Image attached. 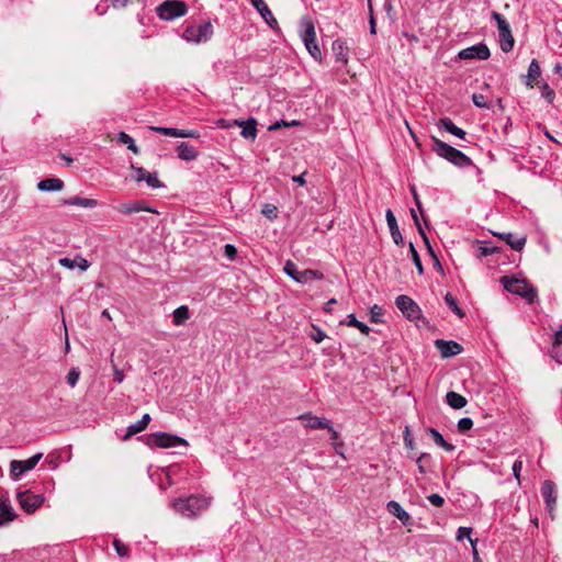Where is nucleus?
Here are the masks:
<instances>
[{
  "label": "nucleus",
  "mask_w": 562,
  "mask_h": 562,
  "mask_svg": "<svg viewBox=\"0 0 562 562\" xmlns=\"http://www.w3.org/2000/svg\"><path fill=\"white\" fill-rule=\"evenodd\" d=\"M431 150L439 157L448 160L459 168H467L472 166V160L461 150L450 146L449 144L440 140L439 138L431 137Z\"/></svg>",
  "instance_id": "1"
},
{
  "label": "nucleus",
  "mask_w": 562,
  "mask_h": 562,
  "mask_svg": "<svg viewBox=\"0 0 562 562\" xmlns=\"http://www.w3.org/2000/svg\"><path fill=\"white\" fill-rule=\"evenodd\" d=\"M501 283L506 291L521 296L528 303H533L537 297L536 290L524 279L505 276L501 278Z\"/></svg>",
  "instance_id": "2"
},
{
  "label": "nucleus",
  "mask_w": 562,
  "mask_h": 562,
  "mask_svg": "<svg viewBox=\"0 0 562 562\" xmlns=\"http://www.w3.org/2000/svg\"><path fill=\"white\" fill-rule=\"evenodd\" d=\"M203 497L191 495L187 498H179L172 503L173 509L186 518H192L206 507Z\"/></svg>",
  "instance_id": "3"
},
{
  "label": "nucleus",
  "mask_w": 562,
  "mask_h": 562,
  "mask_svg": "<svg viewBox=\"0 0 562 562\" xmlns=\"http://www.w3.org/2000/svg\"><path fill=\"white\" fill-rule=\"evenodd\" d=\"M283 271L286 276L301 284H306L313 280H322L324 278V274L319 270L306 269L300 271L297 266L291 260L285 262Z\"/></svg>",
  "instance_id": "4"
},
{
  "label": "nucleus",
  "mask_w": 562,
  "mask_h": 562,
  "mask_svg": "<svg viewBox=\"0 0 562 562\" xmlns=\"http://www.w3.org/2000/svg\"><path fill=\"white\" fill-rule=\"evenodd\" d=\"M492 19L496 22L498 29V37L501 48L503 52L508 53L513 49L515 41L512 34L510 25L507 20L498 12H492Z\"/></svg>",
  "instance_id": "5"
},
{
  "label": "nucleus",
  "mask_w": 562,
  "mask_h": 562,
  "mask_svg": "<svg viewBox=\"0 0 562 562\" xmlns=\"http://www.w3.org/2000/svg\"><path fill=\"white\" fill-rule=\"evenodd\" d=\"M147 446L150 448H171L178 446H188V441L182 437L171 435L168 432H153L147 436Z\"/></svg>",
  "instance_id": "6"
},
{
  "label": "nucleus",
  "mask_w": 562,
  "mask_h": 562,
  "mask_svg": "<svg viewBox=\"0 0 562 562\" xmlns=\"http://www.w3.org/2000/svg\"><path fill=\"white\" fill-rule=\"evenodd\" d=\"M156 11L161 20L171 21L183 16L188 11V7L183 1L167 0L162 2Z\"/></svg>",
  "instance_id": "7"
},
{
  "label": "nucleus",
  "mask_w": 562,
  "mask_h": 562,
  "mask_svg": "<svg viewBox=\"0 0 562 562\" xmlns=\"http://www.w3.org/2000/svg\"><path fill=\"white\" fill-rule=\"evenodd\" d=\"M213 34V26L211 22H203L199 25H189L183 32V37L188 42L201 43L206 42Z\"/></svg>",
  "instance_id": "8"
},
{
  "label": "nucleus",
  "mask_w": 562,
  "mask_h": 562,
  "mask_svg": "<svg viewBox=\"0 0 562 562\" xmlns=\"http://www.w3.org/2000/svg\"><path fill=\"white\" fill-rule=\"evenodd\" d=\"M302 26L303 31L301 33V37L306 49L315 59H321L322 54L316 44V33L313 22L311 20H304L302 22Z\"/></svg>",
  "instance_id": "9"
},
{
  "label": "nucleus",
  "mask_w": 562,
  "mask_h": 562,
  "mask_svg": "<svg viewBox=\"0 0 562 562\" xmlns=\"http://www.w3.org/2000/svg\"><path fill=\"white\" fill-rule=\"evenodd\" d=\"M42 458L43 453L38 452L27 460H12L10 462V474L12 479L19 480L24 473L33 470Z\"/></svg>",
  "instance_id": "10"
},
{
  "label": "nucleus",
  "mask_w": 562,
  "mask_h": 562,
  "mask_svg": "<svg viewBox=\"0 0 562 562\" xmlns=\"http://www.w3.org/2000/svg\"><path fill=\"white\" fill-rule=\"evenodd\" d=\"M16 499L21 508L27 514L34 513L44 502L43 495L34 494L30 491L19 492Z\"/></svg>",
  "instance_id": "11"
},
{
  "label": "nucleus",
  "mask_w": 562,
  "mask_h": 562,
  "mask_svg": "<svg viewBox=\"0 0 562 562\" xmlns=\"http://www.w3.org/2000/svg\"><path fill=\"white\" fill-rule=\"evenodd\" d=\"M395 304L403 315L409 321L418 319L420 316L419 306L407 295H398Z\"/></svg>",
  "instance_id": "12"
},
{
  "label": "nucleus",
  "mask_w": 562,
  "mask_h": 562,
  "mask_svg": "<svg viewBox=\"0 0 562 562\" xmlns=\"http://www.w3.org/2000/svg\"><path fill=\"white\" fill-rule=\"evenodd\" d=\"M490 55L491 54L488 47L483 43H479L476 45L461 49L458 54L459 58L461 59L476 58L480 60H486L490 57Z\"/></svg>",
  "instance_id": "13"
},
{
  "label": "nucleus",
  "mask_w": 562,
  "mask_h": 562,
  "mask_svg": "<svg viewBox=\"0 0 562 562\" xmlns=\"http://www.w3.org/2000/svg\"><path fill=\"white\" fill-rule=\"evenodd\" d=\"M115 210L119 213L124 214V215H131L133 213L142 212V211L149 212V213H156V210L151 209L150 206L147 205V203L145 201H140V200L121 203L115 206Z\"/></svg>",
  "instance_id": "14"
},
{
  "label": "nucleus",
  "mask_w": 562,
  "mask_h": 562,
  "mask_svg": "<svg viewBox=\"0 0 562 562\" xmlns=\"http://www.w3.org/2000/svg\"><path fill=\"white\" fill-rule=\"evenodd\" d=\"M435 346L442 358L454 357L463 351V347L453 340L437 339Z\"/></svg>",
  "instance_id": "15"
},
{
  "label": "nucleus",
  "mask_w": 562,
  "mask_h": 562,
  "mask_svg": "<svg viewBox=\"0 0 562 562\" xmlns=\"http://www.w3.org/2000/svg\"><path fill=\"white\" fill-rule=\"evenodd\" d=\"M541 495L549 510L554 509L557 505V486L553 481L546 480L541 486Z\"/></svg>",
  "instance_id": "16"
},
{
  "label": "nucleus",
  "mask_w": 562,
  "mask_h": 562,
  "mask_svg": "<svg viewBox=\"0 0 562 562\" xmlns=\"http://www.w3.org/2000/svg\"><path fill=\"white\" fill-rule=\"evenodd\" d=\"M233 125L241 127L240 135L246 139L254 140L257 137V122L255 119L247 121L235 120Z\"/></svg>",
  "instance_id": "17"
},
{
  "label": "nucleus",
  "mask_w": 562,
  "mask_h": 562,
  "mask_svg": "<svg viewBox=\"0 0 562 562\" xmlns=\"http://www.w3.org/2000/svg\"><path fill=\"white\" fill-rule=\"evenodd\" d=\"M385 218H386V223H387V226H389V229H390V233H391L393 241L397 246H402L404 244V239H403V236H402V234L400 232V228H398V225H397V222H396V217H395V215H394V213L392 212L391 209L386 210Z\"/></svg>",
  "instance_id": "18"
},
{
  "label": "nucleus",
  "mask_w": 562,
  "mask_h": 562,
  "mask_svg": "<svg viewBox=\"0 0 562 562\" xmlns=\"http://www.w3.org/2000/svg\"><path fill=\"white\" fill-rule=\"evenodd\" d=\"M302 420H305V426L311 429H327L330 428L331 422L325 417L314 416L310 413L301 415L299 417Z\"/></svg>",
  "instance_id": "19"
},
{
  "label": "nucleus",
  "mask_w": 562,
  "mask_h": 562,
  "mask_svg": "<svg viewBox=\"0 0 562 562\" xmlns=\"http://www.w3.org/2000/svg\"><path fill=\"white\" fill-rule=\"evenodd\" d=\"M387 512L396 517L404 526L411 522L409 514L396 501H390L386 504Z\"/></svg>",
  "instance_id": "20"
},
{
  "label": "nucleus",
  "mask_w": 562,
  "mask_h": 562,
  "mask_svg": "<svg viewBox=\"0 0 562 562\" xmlns=\"http://www.w3.org/2000/svg\"><path fill=\"white\" fill-rule=\"evenodd\" d=\"M16 514L13 510L10 501L8 498H0V521L1 526L14 520Z\"/></svg>",
  "instance_id": "21"
},
{
  "label": "nucleus",
  "mask_w": 562,
  "mask_h": 562,
  "mask_svg": "<svg viewBox=\"0 0 562 562\" xmlns=\"http://www.w3.org/2000/svg\"><path fill=\"white\" fill-rule=\"evenodd\" d=\"M58 262L60 266L70 270L79 268L81 271H86L90 266L89 261L80 256H77L75 259L63 257L58 260Z\"/></svg>",
  "instance_id": "22"
},
{
  "label": "nucleus",
  "mask_w": 562,
  "mask_h": 562,
  "mask_svg": "<svg viewBox=\"0 0 562 562\" xmlns=\"http://www.w3.org/2000/svg\"><path fill=\"white\" fill-rule=\"evenodd\" d=\"M178 157L186 161L194 160L198 157V150L187 142H182L177 147Z\"/></svg>",
  "instance_id": "23"
},
{
  "label": "nucleus",
  "mask_w": 562,
  "mask_h": 562,
  "mask_svg": "<svg viewBox=\"0 0 562 562\" xmlns=\"http://www.w3.org/2000/svg\"><path fill=\"white\" fill-rule=\"evenodd\" d=\"M499 238L504 239L514 250H521L526 245V237H517L512 233L495 234Z\"/></svg>",
  "instance_id": "24"
},
{
  "label": "nucleus",
  "mask_w": 562,
  "mask_h": 562,
  "mask_svg": "<svg viewBox=\"0 0 562 562\" xmlns=\"http://www.w3.org/2000/svg\"><path fill=\"white\" fill-rule=\"evenodd\" d=\"M438 126L459 138H464L467 135V132L458 127L449 117L440 119Z\"/></svg>",
  "instance_id": "25"
},
{
  "label": "nucleus",
  "mask_w": 562,
  "mask_h": 562,
  "mask_svg": "<svg viewBox=\"0 0 562 562\" xmlns=\"http://www.w3.org/2000/svg\"><path fill=\"white\" fill-rule=\"evenodd\" d=\"M64 188V182L58 178H47L41 180L37 183V189L40 191H60Z\"/></svg>",
  "instance_id": "26"
},
{
  "label": "nucleus",
  "mask_w": 562,
  "mask_h": 562,
  "mask_svg": "<svg viewBox=\"0 0 562 562\" xmlns=\"http://www.w3.org/2000/svg\"><path fill=\"white\" fill-rule=\"evenodd\" d=\"M541 76L540 64L537 59H532L529 64L528 74L526 76V85L528 87H533L536 80H538Z\"/></svg>",
  "instance_id": "27"
},
{
  "label": "nucleus",
  "mask_w": 562,
  "mask_h": 562,
  "mask_svg": "<svg viewBox=\"0 0 562 562\" xmlns=\"http://www.w3.org/2000/svg\"><path fill=\"white\" fill-rule=\"evenodd\" d=\"M63 204L81 206V207H86V209H92V207L97 206L98 202L94 199L74 196V198L64 200Z\"/></svg>",
  "instance_id": "28"
},
{
  "label": "nucleus",
  "mask_w": 562,
  "mask_h": 562,
  "mask_svg": "<svg viewBox=\"0 0 562 562\" xmlns=\"http://www.w3.org/2000/svg\"><path fill=\"white\" fill-rule=\"evenodd\" d=\"M551 356L558 363L562 364V326L554 335Z\"/></svg>",
  "instance_id": "29"
},
{
  "label": "nucleus",
  "mask_w": 562,
  "mask_h": 562,
  "mask_svg": "<svg viewBox=\"0 0 562 562\" xmlns=\"http://www.w3.org/2000/svg\"><path fill=\"white\" fill-rule=\"evenodd\" d=\"M447 403L454 409H461L467 405V398L461 394L450 391L446 395Z\"/></svg>",
  "instance_id": "30"
},
{
  "label": "nucleus",
  "mask_w": 562,
  "mask_h": 562,
  "mask_svg": "<svg viewBox=\"0 0 562 562\" xmlns=\"http://www.w3.org/2000/svg\"><path fill=\"white\" fill-rule=\"evenodd\" d=\"M429 434L434 440V442L441 447L443 450L448 451V452H452L454 450V446L452 443H449L445 440V438L442 437V435L435 428H430L429 430Z\"/></svg>",
  "instance_id": "31"
},
{
  "label": "nucleus",
  "mask_w": 562,
  "mask_h": 562,
  "mask_svg": "<svg viewBox=\"0 0 562 562\" xmlns=\"http://www.w3.org/2000/svg\"><path fill=\"white\" fill-rule=\"evenodd\" d=\"M189 317V308L186 305H181L173 311V323L177 326L184 324Z\"/></svg>",
  "instance_id": "32"
},
{
  "label": "nucleus",
  "mask_w": 562,
  "mask_h": 562,
  "mask_svg": "<svg viewBox=\"0 0 562 562\" xmlns=\"http://www.w3.org/2000/svg\"><path fill=\"white\" fill-rule=\"evenodd\" d=\"M445 302L459 318H463L465 316V313L459 307L456 297L451 293H447L445 295Z\"/></svg>",
  "instance_id": "33"
},
{
  "label": "nucleus",
  "mask_w": 562,
  "mask_h": 562,
  "mask_svg": "<svg viewBox=\"0 0 562 562\" xmlns=\"http://www.w3.org/2000/svg\"><path fill=\"white\" fill-rule=\"evenodd\" d=\"M471 533H472V528H470V527H460L458 529V532H457V540L461 541L464 538L469 539V541H470V543H471V546H472V548L474 550V554L476 555L477 552L475 550V544L477 542V539H472L471 538Z\"/></svg>",
  "instance_id": "34"
},
{
  "label": "nucleus",
  "mask_w": 562,
  "mask_h": 562,
  "mask_svg": "<svg viewBox=\"0 0 562 562\" xmlns=\"http://www.w3.org/2000/svg\"><path fill=\"white\" fill-rule=\"evenodd\" d=\"M347 326L358 328L363 335H369L370 327L356 318L355 314L348 315V321L346 322Z\"/></svg>",
  "instance_id": "35"
},
{
  "label": "nucleus",
  "mask_w": 562,
  "mask_h": 562,
  "mask_svg": "<svg viewBox=\"0 0 562 562\" xmlns=\"http://www.w3.org/2000/svg\"><path fill=\"white\" fill-rule=\"evenodd\" d=\"M117 142H120L121 144L126 145L127 148L130 150H132L134 154H138L139 153V149L135 145L134 139L128 134H126L125 132H120L117 134Z\"/></svg>",
  "instance_id": "36"
},
{
  "label": "nucleus",
  "mask_w": 562,
  "mask_h": 562,
  "mask_svg": "<svg viewBox=\"0 0 562 562\" xmlns=\"http://www.w3.org/2000/svg\"><path fill=\"white\" fill-rule=\"evenodd\" d=\"M257 11L260 13V15L262 16V19L270 25V26H273L274 24H277V20L276 18L273 16L271 10L268 8V5L265 3L263 5H261L259 9H257Z\"/></svg>",
  "instance_id": "37"
},
{
  "label": "nucleus",
  "mask_w": 562,
  "mask_h": 562,
  "mask_svg": "<svg viewBox=\"0 0 562 562\" xmlns=\"http://www.w3.org/2000/svg\"><path fill=\"white\" fill-rule=\"evenodd\" d=\"M333 50L336 54L338 60L346 63L347 61V53L346 47L341 41H334Z\"/></svg>",
  "instance_id": "38"
},
{
  "label": "nucleus",
  "mask_w": 562,
  "mask_h": 562,
  "mask_svg": "<svg viewBox=\"0 0 562 562\" xmlns=\"http://www.w3.org/2000/svg\"><path fill=\"white\" fill-rule=\"evenodd\" d=\"M409 254H411V257H412V260L418 271L419 274H423L424 273V267H423V263H422V260H420V257L414 246L413 243H409Z\"/></svg>",
  "instance_id": "39"
},
{
  "label": "nucleus",
  "mask_w": 562,
  "mask_h": 562,
  "mask_svg": "<svg viewBox=\"0 0 562 562\" xmlns=\"http://www.w3.org/2000/svg\"><path fill=\"white\" fill-rule=\"evenodd\" d=\"M541 88V94L542 97L549 102L552 103L555 98V92L549 87V85L546 81L538 82Z\"/></svg>",
  "instance_id": "40"
},
{
  "label": "nucleus",
  "mask_w": 562,
  "mask_h": 562,
  "mask_svg": "<svg viewBox=\"0 0 562 562\" xmlns=\"http://www.w3.org/2000/svg\"><path fill=\"white\" fill-rule=\"evenodd\" d=\"M430 459H431L430 456L426 452L422 453L416 459V464L418 467L419 473L425 474L427 472V464L430 461Z\"/></svg>",
  "instance_id": "41"
},
{
  "label": "nucleus",
  "mask_w": 562,
  "mask_h": 562,
  "mask_svg": "<svg viewBox=\"0 0 562 562\" xmlns=\"http://www.w3.org/2000/svg\"><path fill=\"white\" fill-rule=\"evenodd\" d=\"M144 181H146L147 186L153 189H159L164 187V183L158 179L156 172H149Z\"/></svg>",
  "instance_id": "42"
},
{
  "label": "nucleus",
  "mask_w": 562,
  "mask_h": 562,
  "mask_svg": "<svg viewBox=\"0 0 562 562\" xmlns=\"http://www.w3.org/2000/svg\"><path fill=\"white\" fill-rule=\"evenodd\" d=\"M80 378V370L78 368H71L66 376L67 383L70 387H75Z\"/></svg>",
  "instance_id": "43"
},
{
  "label": "nucleus",
  "mask_w": 562,
  "mask_h": 562,
  "mask_svg": "<svg viewBox=\"0 0 562 562\" xmlns=\"http://www.w3.org/2000/svg\"><path fill=\"white\" fill-rule=\"evenodd\" d=\"M145 429V427L140 424V422H136L132 425H130L127 427V431L125 434V436L123 437L124 440H127L128 438H131L132 436L143 431Z\"/></svg>",
  "instance_id": "44"
},
{
  "label": "nucleus",
  "mask_w": 562,
  "mask_h": 562,
  "mask_svg": "<svg viewBox=\"0 0 562 562\" xmlns=\"http://www.w3.org/2000/svg\"><path fill=\"white\" fill-rule=\"evenodd\" d=\"M472 101H473L474 105L477 108H481V109H490L491 108V103H488L485 100V97L481 93H473Z\"/></svg>",
  "instance_id": "45"
},
{
  "label": "nucleus",
  "mask_w": 562,
  "mask_h": 562,
  "mask_svg": "<svg viewBox=\"0 0 562 562\" xmlns=\"http://www.w3.org/2000/svg\"><path fill=\"white\" fill-rule=\"evenodd\" d=\"M150 130L156 133H159V134H162L166 136H171V137H177V134H178V128H173V127L150 126Z\"/></svg>",
  "instance_id": "46"
},
{
  "label": "nucleus",
  "mask_w": 562,
  "mask_h": 562,
  "mask_svg": "<svg viewBox=\"0 0 562 562\" xmlns=\"http://www.w3.org/2000/svg\"><path fill=\"white\" fill-rule=\"evenodd\" d=\"M327 430L330 432V439L335 447L336 452L340 453L339 449L342 448L344 443L338 440L339 434L333 428L331 425H330V428H327Z\"/></svg>",
  "instance_id": "47"
},
{
  "label": "nucleus",
  "mask_w": 562,
  "mask_h": 562,
  "mask_svg": "<svg viewBox=\"0 0 562 562\" xmlns=\"http://www.w3.org/2000/svg\"><path fill=\"white\" fill-rule=\"evenodd\" d=\"M473 427V420L469 417H463L458 422V429L460 432L464 434Z\"/></svg>",
  "instance_id": "48"
},
{
  "label": "nucleus",
  "mask_w": 562,
  "mask_h": 562,
  "mask_svg": "<svg viewBox=\"0 0 562 562\" xmlns=\"http://www.w3.org/2000/svg\"><path fill=\"white\" fill-rule=\"evenodd\" d=\"M371 314V322L373 323H381L382 322V308L379 305H373L370 310Z\"/></svg>",
  "instance_id": "49"
},
{
  "label": "nucleus",
  "mask_w": 562,
  "mask_h": 562,
  "mask_svg": "<svg viewBox=\"0 0 562 562\" xmlns=\"http://www.w3.org/2000/svg\"><path fill=\"white\" fill-rule=\"evenodd\" d=\"M113 546H114V549L116 551V553L120 555V557H127L128 555V547L125 546L124 543H122L120 540L117 539H114L113 541Z\"/></svg>",
  "instance_id": "50"
},
{
  "label": "nucleus",
  "mask_w": 562,
  "mask_h": 562,
  "mask_svg": "<svg viewBox=\"0 0 562 562\" xmlns=\"http://www.w3.org/2000/svg\"><path fill=\"white\" fill-rule=\"evenodd\" d=\"M311 338L316 342L319 344L326 338L325 331H323L319 327L313 326V331L311 334Z\"/></svg>",
  "instance_id": "51"
},
{
  "label": "nucleus",
  "mask_w": 562,
  "mask_h": 562,
  "mask_svg": "<svg viewBox=\"0 0 562 562\" xmlns=\"http://www.w3.org/2000/svg\"><path fill=\"white\" fill-rule=\"evenodd\" d=\"M177 137L198 138V137H200V133L196 130H179L178 128Z\"/></svg>",
  "instance_id": "52"
},
{
  "label": "nucleus",
  "mask_w": 562,
  "mask_h": 562,
  "mask_svg": "<svg viewBox=\"0 0 562 562\" xmlns=\"http://www.w3.org/2000/svg\"><path fill=\"white\" fill-rule=\"evenodd\" d=\"M132 170L135 172L134 180L137 182L144 181L146 176L149 173L143 167L132 166Z\"/></svg>",
  "instance_id": "53"
},
{
  "label": "nucleus",
  "mask_w": 562,
  "mask_h": 562,
  "mask_svg": "<svg viewBox=\"0 0 562 562\" xmlns=\"http://www.w3.org/2000/svg\"><path fill=\"white\" fill-rule=\"evenodd\" d=\"M496 251H497V247H495V246H490L485 243H483L482 246H480V256L481 257L491 256V255L495 254Z\"/></svg>",
  "instance_id": "54"
},
{
  "label": "nucleus",
  "mask_w": 562,
  "mask_h": 562,
  "mask_svg": "<svg viewBox=\"0 0 562 562\" xmlns=\"http://www.w3.org/2000/svg\"><path fill=\"white\" fill-rule=\"evenodd\" d=\"M277 213H278V210L272 204H266L262 209V214L266 215L270 220L276 218Z\"/></svg>",
  "instance_id": "55"
},
{
  "label": "nucleus",
  "mask_w": 562,
  "mask_h": 562,
  "mask_svg": "<svg viewBox=\"0 0 562 562\" xmlns=\"http://www.w3.org/2000/svg\"><path fill=\"white\" fill-rule=\"evenodd\" d=\"M429 503L436 507H441L445 504V499L439 494H431L427 497Z\"/></svg>",
  "instance_id": "56"
},
{
  "label": "nucleus",
  "mask_w": 562,
  "mask_h": 562,
  "mask_svg": "<svg viewBox=\"0 0 562 562\" xmlns=\"http://www.w3.org/2000/svg\"><path fill=\"white\" fill-rule=\"evenodd\" d=\"M404 445L407 449H414L415 447V441L411 435L408 427H406L404 431Z\"/></svg>",
  "instance_id": "57"
},
{
  "label": "nucleus",
  "mask_w": 562,
  "mask_h": 562,
  "mask_svg": "<svg viewBox=\"0 0 562 562\" xmlns=\"http://www.w3.org/2000/svg\"><path fill=\"white\" fill-rule=\"evenodd\" d=\"M411 215H412V218L414 221V224L416 225L417 227V231L419 233V235L422 237H425V231L419 222V218H418V215H417V212L414 210V209H411Z\"/></svg>",
  "instance_id": "58"
},
{
  "label": "nucleus",
  "mask_w": 562,
  "mask_h": 562,
  "mask_svg": "<svg viewBox=\"0 0 562 562\" xmlns=\"http://www.w3.org/2000/svg\"><path fill=\"white\" fill-rule=\"evenodd\" d=\"M224 249H225V256L227 258H229L231 260H234L236 258L237 249L235 248V246L227 244V245H225Z\"/></svg>",
  "instance_id": "59"
},
{
  "label": "nucleus",
  "mask_w": 562,
  "mask_h": 562,
  "mask_svg": "<svg viewBox=\"0 0 562 562\" xmlns=\"http://www.w3.org/2000/svg\"><path fill=\"white\" fill-rule=\"evenodd\" d=\"M522 470V461L516 460L513 464V474L516 477V480H520V472Z\"/></svg>",
  "instance_id": "60"
},
{
  "label": "nucleus",
  "mask_w": 562,
  "mask_h": 562,
  "mask_svg": "<svg viewBox=\"0 0 562 562\" xmlns=\"http://www.w3.org/2000/svg\"><path fill=\"white\" fill-rule=\"evenodd\" d=\"M422 238H423V240H424V243H425V245H426V247H427V250H428L429 255H430V256L436 260V262L439 265V260H438V258H437V256H436V254H435V251H434V249H432V247H431V245H430V241H429L428 236L425 234V237H422Z\"/></svg>",
  "instance_id": "61"
},
{
  "label": "nucleus",
  "mask_w": 562,
  "mask_h": 562,
  "mask_svg": "<svg viewBox=\"0 0 562 562\" xmlns=\"http://www.w3.org/2000/svg\"><path fill=\"white\" fill-rule=\"evenodd\" d=\"M113 376H114V380H115L117 383H122V382H123V380H124V373H123V371H121L120 369H117L115 366H114Z\"/></svg>",
  "instance_id": "62"
},
{
  "label": "nucleus",
  "mask_w": 562,
  "mask_h": 562,
  "mask_svg": "<svg viewBox=\"0 0 562 562\" xmlns=\"http://www.w3.org/2000/svg\"><path fill=\"white\" fill-rule=\"evenodd\" d=\"M305 175H306V172H303L302 175H299V176H293L292 181L296 182L299 186H305V183H306Z\"/></svg>",
  "instance_id": "63"
},
{
  "label": "nucleus",
  "mask_w": 562,
  "mask_h": 562,
  "mask_svg": "<svg viewBox=\"0 0 562 562\" xmlns=\"http://www.w3.org/2000/svg\"><path fill=\"white\" fill-rule=\"evenodd\" d=\"M150 420H151L150 415L149 414H144L139 422L146 428L148 426V424L150 423Z\"/></svg>",
  "instance_id": "64"
}]
</instances>
